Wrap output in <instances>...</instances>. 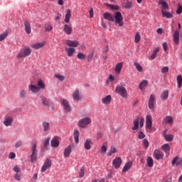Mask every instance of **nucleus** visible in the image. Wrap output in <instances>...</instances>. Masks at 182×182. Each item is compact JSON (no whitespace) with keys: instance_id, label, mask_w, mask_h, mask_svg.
<instances>
[{"instance_id":"obj_1","label":"nucleus","mask_w":182,"mask_h":182,"mask_svg":"<svg viewBox=\"0 0 182 182\" xmlns=\"http://www.w3.org/2000/svg\"><path fill=\"white\" fill-rule=\"evenodd\" d=\"M37 85H31L28 86L29 90L33 93H37L40 91V90H46V84H44L43 80H38Z\"/></svg>"},{"instance_id":"obj_2","label":"nucleus","mask_w":182,"mask_h":182,"mask_svg":"<svg viewBox=\"0 0 182 182\" xmlns=\"http://www.w3.org/2000/svg\"><path fill=\"white\" fill-rule=\"evenodd\" d=\"M31 50L29 47H24V48H22L21 50L20 53H18V55H16V58L18 59H21L22 58H26L27 56L31 55Z\"/></svg>"},{"instance_id":"obj_3","label":"nucleus","mask_w":182,"mask_h":182,"mask_svg":"<svg viewBox=\"0 0 182 182\" xmlns=\"http://www.w3.org/2000/svg\"><path fill=\"white\" fill-rule=\"evenodd\" d=\"M31 161L33 164H35L37 161V156H38V151H37V144H33V146L31 147Z\"/></svg>"},{"instance_id":"obj_4","label":"nucleus","mask_w":182,"mask_h":182,"mask_svg":"<svg viewBox=\"0 0 182 182\" xmlns=\"http://www.w3.org/2000/svg\"><path fill=\"white\" fill-rule=\"evenodd\" d=\"M113 18L115 23H117L119 27H122L124 26V17H122V13L117 11Z\"/></svg>"},{"instance_id":"obj_5","label":"nucleus","mask_w":182,"mask_h":182,"mask_svg":"<svg viewBox=\"0 0 182 182\" xmlns=\"http://www.w3.org/2000/svg\"><path fill=\"white\" fill-rule=\"evenodd\" d=\"M92 119L90 117H85L84 119H80L78 122V127L81 129H85L87 125L90 124Z\"/></svg>"},{"instance_id":"obj_6","label":"nucleus","mask_w":182,"mask_h":182,"mask_svg":"<svg viewBox=\"0 0 182 182\" xmlns=\"http://www.w3.org/2000/svg\"><path fill=\"white\" fill-rule=\"evenodd\" d=\"M152 117L151 115L146 116V130L149 133L152 132Z\"/></svg>"},{"instance_id":"obj_7","label":"nucleus","mask_w":182,"mask_h":182,"mask_svg":"<svg viewBox=\"0 0 182 182\" xmlns=\"http://www.w3.org/2000/svg\"><path fill=\"white\" fill-rule=\"evenodd\" d=\"M115 92L119 94L123 98H127V90L124 87H117L115 89Z\"/></svg>"},{"instance_id":"obj_8","label":"nucleus","mask_w":182,"mask_h":182,"mask_svg":"<svg viewBox=\"0 0 182 182\" xmlns=\"http://www.w3.org/2000/svg\"><path fill=\"white\" fill-rule=\"evenodd\" d=\"M51 166H52V161H50V159H47L46 161H45L44 164L42 166V168L41 169V172L42 173L46 172Z\"/></svg>"},{"instance_id":"obj_9","label":"nucleus","mask_w":182,"mask_h":182,"mask_svg":"<svg viewBox=\"0 0 182 182\" xmlns=\"http://www.w3.org/2000/svg\"><path fill=\"white\" fill-rule=\"evenodd\" d=\"M3 124L5 125L6 127H11V124H13V117L6 116L4 119Z\"/></svg>"},{"instance_id":"obj_10","label":"nucleus","mask_w":182,"mask_h":182,"mask_svg":"<svg viewBox=\"0 0 182 182\" xmlns=\"http://www.w3.org/2000/svg\"><path fill=\"white\" fill-rule=\"evenodd\" d=\"M73 99L75 102H79L82 99V95L78 90H75V91L73 92Z\"/></svg>"},{"instance_id":"obj_11","label":"nucleus","mask_w":182,"mask_h":182,"mask_svg":"<svg viewBox=\"0 0 182 182\" xmlns=\"http://www.w3.org/2000/svg\"><path fill=\"white\" fill-rule=\"evenodd\" d=\"M122 158H120L119 156L114 159L112 164L114 168H115L116 169L119 168L120 166H122Z\"/></svg>"},{"instance_id":"obj_12","label":"nucleus","mask_w":182,"mask_h":182,"mask_svg":"<svg viewBox=\"0 0 182 182\" xmlns=\"http://www.w3.org/2000/svg\"><path fill=\"white\" fill-rule=\"evenodd\" d=\"M65 43L70 48H77L79 46V42L77 41L66 40Z\"/></svg>"},{"instance_id":"obj_13","label":"nucleus","mask_w":182,"mask_h":182,"mask_svg":"<svg viewBox=\"0 0 182 182\" xmlns=\"http://www.w3.org/2000/svg\"><path fill=\"white\" fill-rule=\"evenodd\" d=\"M153 156H154V159L156 160H161L164 157V153L161 152L160 150L156 149L154 151V153L153 154Z\"/></svg>"},{"instance_id":"obj_14","label":"nucleus","mask_w":182,"mask_h":182,"mask_svg":"<svg viewBox=\"0 0 182 182\" xmlns=\"http://www.w3.org/2000/svg\"><path fill=\"white\" fill-rule=\"evenodd\" d=\"M40 99H41V102L43 105H44L45 107H50V100H48L43 95H41Z\"/></svg>"},{"instance_id":"obj_15","label":"nucleus","mask_w":182,"mask_h":182,"mask_svg":"<svg viewBox=\"0 0 182 182\" xmlns=\"http://www.w3.org/2000/svg\"><path fill=\"white\" fill-rule=\"evenodd\" d=\"M154 101H155V97L153 95H150V98H149V102H148V107L149 109L154 110Z\"/></svg>"},{"instance_id":"obj_16","label":"nucleus","mask_w":182,"mask_h":182,"mask_svg":"<svg viewBox=\"0 0 182 182\" xmlns=\"http://www.w3.org/2000/svg\"><path fill=\"white\" fill-rule=\"evenodd\" d=\"M62 106H63V109L64 110H65V112H70L71 109H70V103L67 100H62Z\"/></svg>"},{"instance_id":"obj_17","label":"nucleus","mask_w":182,"mask_h":182,"mask_svg":"<svg viewBox=\"0 0 182 182\" xmlns=\"http://www.w3.org/2000/svg\"><path fill=\"white\" fill-rule=\"evenodd\" d=\"M173 37V41H174L175 44L178 45L180 41V31L178 30L175 31Z\"/></svg>"},{"instance_id":"obj_18","label":"nucleus","mask_w":182,"mask_h":182,"mask_svg":"<svg viewBox=\"0 0 182 182\" xmlns=\"http://www.w3.org/2000/svg\"><path fill=\"white\" fill-rule=\"evenodd\" d=\"M46 46V43H37L36 44H31V47L34 50L41 49Z\"/></svg>"},{"instance_id":"obj_19","label":"nucleus","mask_w":182,"mask_h":182,"mask_svg":"<svg viewBox=\"0 0 182 182\" xmlns=\"http://www.w3.org/2000/svg\"><path fill=\"white\" fill-rule=\"evenodd\" d=\"M75 51H76V50L74 48L65 47V52H66V53H68V56L70 58H71L75 54Z\"/></svg>"},{"instance_id":"obj_20","label":"nucleus","mask_w":182,"mask_h":182,"mask_svg":"<svg viewBox=\"0 0 182 182\" xmlns=\"http://www.w3.org/2000/svg\"><path fill=\"white\" fill-rule=\"evenodd\" d=\"M64 33L68 34V36H70L72 34L73 32V28L70 26H68V24L64 25V28H63Z\"/></svg>"},{"instance_id":"obj_21","label":"nucleus","mask_w":182,"mask_h":182,"mask_svg":"<svg viewBox=\"0 0 182 182\" xmlns=\"http://www.w3.org/2000/svg\"><path fill=\"white\" fill-rule=\"evenodd\" d=\"M103 18L109 21L114 22V16L112 14H109V12H105V14H103Z\"/></svg>"},{"instance_id":"obj_22","label":"nucleus","mask_w":182,"mask_h":182,"mask_svg":"<svg viewBox=\"0 0 182 182\" xmlns=\"http://www.w3.org/2000/svg\"><path fill=\"white\" fill-rule=\"evenodd\" d=\"M181 164V159L178 156H175V158L172 160V166L176 165V166H178Z\"/></svg>"},{"instance_id":"obj_23","label":"nucleus","mask_w":182,"mask_h":182,"mask_svg":"<svg viewBox=\"0 0 182 182\" xmlns=\"http://www.w3.org/2000/svg\"><path fill=\"white\" fill-rule=\"evenodd\" d=\"M70 153H72V147L70 146H68V147L65 148V149H64V157H69Z\"/></svg>"},{"instance_id":"obj_24","label":"nucleus","mask_w":182,"mask_h":182,"mask_svg":"<svg viewBox=\"0 0 182 182\" xmlns=\"http://www.w3.org/2000/svg\"><path fill=\"white\" fill-rule=\"evenodd\" d=\"M24 28L26 33L31 34V24L28 23V21H24Z\"/></svg>"},{"instance_id":"obj_25","label":"nucleus","mask_w":182,"mask_h":182,"mask_svg":"<svg viewBox=\"0 0 182 182\" xmlns=\"http://www.w3.org/2000/svg\"><path fill=\"white\" fill-rule=\"evenodd\" d=\"M132 166V162L129 161L127 164H125L124 166H123L122 172L125 173L130 170L131 167Z\"/></svg>"},{"instance_id":"obj_26","label":"nucleus","mask_w":182,"mask_h":182,"mask_svg":"<svg viewBox=\"0 0 182 182\" xmlns=\"http://www.w3.org/2000/svg\"><path fill=\"white\" fill-rule=\"evenodd\" d=\"M123 66L122 63H117L116 67H115V73L116 75H119L120 72H122V68Z\"/></svg>"},{"instance_id":"obj_27","label":"nucleus","mask_w":182,"mask_h":182,"mask_svg":"<svg viewBox=\"0 0 182 182\" xmlns=\"http://www.w3.org/2000/svg\"><path fill=\"white\" fill-rule=\"evenodd\" d=\"M112 97L111 95H107L102 98V102L103 105H109L111 102Z\"/></svg>"},{"instance_id":"obj_28","label":"nucleus","mask_w":182,"mask_h":182,"mask_svg":"<svg viewBox=\"0 0 182 182\" xmlns=\"http://www.w3.org/2000/svg\"><path fill=\"white\" fill-rule=\"evenodd\" d=\"M91 139H86L85 142H84V148H85L86 150L89 151L90 149H91Z\"/></svg>"},{"instance_id":"obj_29","label":"nucleus","mask_w":182,"mask_h":182,"mask_svg":"<svg viewBox=\"0 0 182 182\" xmlns=\"http://www.w3.org/2000/svg\"><path fill=\"white\" fill-rule=\"evenodd\" d=\"M80 135V134L79 133V131L77 130V129H75V131H74V140H75V144L79 143V136Z\"/></svg>"},{"instance_id":"obj_30","label":"nucleus","mask_w":182,"mask_h":182,"mask_svg":"<svg viewBox=\"0 0 182 182\" xmlns=\"http://www.w3.org/2000/svg\"><path fill=\"white\" fill-rule=\"evenodd\" d=\"M50 145L53 148H57L59 146V141L57 139H51Z\"/></svg>"},{"instance_id":"obj_31","label":"nucleus","mask_w":182,"mask_h":182,"mask_svg":"<svg viewBox=\"0 0 182 182\" xmlns=\"http://www.w3.org/2000/svg\"><path fill=\"white\" fill-rule=\"evenodd\" d=\"M161 150L164 151V153L168 154L169 151H170V146H169V144H164V145H162V146H161Z\"/></svg>"},{"instance_id":"obj_32","label":"nucleus","mask_w":182,"mask_h":182,"mask_svg":"<svg viewBox=\"0 0 182 182\" xmlns=\"http://www.w3.org/2000/svg\"><path fill=\"white\" fill-rule=\"evenodd\" d=\"M42 126H43V130L44 132H48L50 129V123L48 122H43Z\"/></svg>"},{"instance_id":"obj_33","label":"nucleus","mask_w":182,"mask_h":182,"mask_svg":"<svg viewBox=\"0 0 182 182\" xmlns=\"http://www.w3.org/2000/svg\"><path fill=\"white\" fill-rule=\"evenodd\" d=\"M161 14H162V16H164V18H171L173 16L171 13L166 12L164 10L161 11Z\"/></svg>"},{"instance_id":"obj_34","label":"nucleus","mask_w":182,"mask_h":182,"mask_svg":"<svg viewBox=\"0 0 182 182\" xmlns=\"http://www.w3.org/2000/svg\"><path fill=\"white\" fill-rule=\"evenodd\" d=\"M177 87L181 88L182 86V75H179L176 77Z\"/></svg>"},{"instance_id":"obj_35","label":"nucleus","mask_w":182,"mask_h":182,"mask_svg":"<svg viewBox=\"0 0 182 182\" xmlns=\"http://www.w3.org/2000/svg\"><path fill=\"white\" fill-rule=\"evenodd\" d=\"M169 95V91L164 90L161 95V98L162 100H166L168 99V96Z\"/></svg>"},{"instance_id":"obj_36","label":"nucleus","mask_w":182,"mask_h":182,"mask_svg":"<svg viewBox=\"0 0 182 182\" xmlns=\"http://www.w3.org/2000/svg\"><path fill=\"white\" fill-rule=\"evenodd\" d=\"M139 118H137L135 120H134V127L132 128V129L137 130V129H139Z\"/></svg>"},{"instance_id":"obj_37","label":"nucleus","mask_w":182,"mask_h":182,"mask_svg":"<svg viewBox=\"0 0 182 182\" xmlns=\"http://www.w3.org/2000/svg\"><path fill=\"white\" fill-rule=\"evenodd\" d=\"M164 120L166 124H171L173 122V118L171 116H166Z\"/></svg>"},{"instance_id":"obj_38","label":"nucleus","mask_w":182,"mask_h":182,"mask_svg":"<svg viewBox=\"0 0 182 182\" xmlns=\"http://www.w3.org/2000/svg\"><path fill=\"white\" fill-rule=\"evenodd\" d=\"M132 7V2L130 1H127L123 5V8L125 9H130Z\"/></svg>"},{"instance_id":"obj_39","label":"nucleus","mask_w":182,"mask_h":182,"mask_svg":"<svg viewBox=\"0 0 182 182\" xmlns=\"http://www.w3.org/2000/svg\"><path fill=\"white\" fill-rule=\"evenodd\" d=\"M159 48L157 47L156 48H155L154 51L151 55L150 57L151 60H154L155 58H156V55H157V53H159Z\"/></svg>"},{"instance_id":"obj_40","label":"nucleus","mask_w":182,"mask_h":182,"mask_svg":"<svg viewBox=\"0 0 182 182\" xmlns=\"http://www.w3.org/2000/svg\"><path fill=\"white\" fill-rule=\"evenodd\" d=\"M77 58L80 60H85V58H87V55H85V53H82L81 52L78 53V55H77Z\"/></svg>"},{"instance_id":"obj_41","label":"nucleus","mask_w":182,"mask_h":182,"mask_svg":"<svg viewBox=\"0 0 182 182\" xmlns=\"http://www.w3.org/2000/svg\"><path fill=\"white\" fill-rule=\"evenodd\" d=\"M146 85H148V81L142 80L141 82L139 83V90H142Z\"/></svg>"},{"instance_id":"obj_42","label":"nucleus","mask_w":182,"mask_h":182,"mask_svg":"<svg viewBox=\"0 0 182 182\" xmlns=\"http://www.w3.org/2000/svg\"><path fill=\"white\" fill-rule=\"evenodd\" d=\"M70 9H68V11L66 12V15H65V22L68 23V22H70Z\"/></svg>"},{"instance_id":"obj_43","label":"nucleus","mask_w":182,"mask_h":182,"mask_svg":"<svg viewBox=\"0 0 182 182\" xmlns=\"http://www.w3.org/2000/svg\"><path fill=\"white\" fill-rule=\"evenodd\" d=\"M159 4H161V5L162 6V8H163L164 9H169V6H168L167 2H166V1H164V0L159 1Z\"/></svg>"},{"instance_id":"obj_44","label":"nucleus","mask_w":182,"mask_h":182,"mask_svg":"<svg viewBox=\"0 0 182 182\" xmlns=\"http://www.w3.org/2000/svg\"><path fill=\"white\" fill-rule=\"evenodd\" d=\"M164 139L168 142H171L173 141V134H168L167 136H164Z\"/></svg>"},{"instance_id":"obj_45","label":"nucleus","mask_w":182,"mask_h":182,"mask_svg":"<svg viewBox=\"0 0 182 182\" xmlns=\"http://www.w3.org/2000/svg\"><path fill=\"white\" fill-rule=\"evenodd\" d=\"M85 177V166H82L79 171V178H82Z\"/></svg>"},{"instance_id":"obj_46","label":"nucleus","mask_w":182,"mask_h":182,"mask_svg":"<svg viewBox=\"0 0 182 182\" xmlns=\"http://www.w3.org/2000/svg\"><path fill=\"white\" fill-rule=\"evenodd\" d=\"M134 66H135L136 69L138 70V72H143V67H141L139 63H134Z\"/></svg>"},{"instance_id":"obj_47","label":"nucleus","mask_w":182,"mask_h":182,"mask_svg":"<svg viewBox=\"0 0 182 182\" xmlns=\"http://www.w3.org/2000/svg\"><path fill=\"white\" fill-rule=\"evenodd\" d=\"M146 163L149 167H153V159L151 156H148V159H146Z\"/></svg>"},{"instance_id":"obj_48","label":"nucleus","mask_w":182,"mask_h":182,"mask_svg":"<svg viewBox=\"0 0 182 182\" xmlns=\"http://www.w3.org/2000/svg\"><path fill=\"white\" fill-rule=\"evenodd\" d=\"M93 57H94V52L92 51L90 52V53H88V55H87V62L88 63H91L92 60H93Z\"/></svg>"},{"instance_id":"obj_49","label":"nucleus","mask_w":182,"mask_h":182,"mask_svg":"<svg viewBox=\"0 0 182 182\" xmlns=\"http://www.w3.org/2000/svg\"><path fill=\"white\" fill-rule=\"evenodd\" d=\"M52 30H53L52 25H50V24L45 25V31L50 32V31H52Z\"/></svg>"},{"instance_id":"obj_50","label":"nucleus","mask_w":182,"mask_h":182,"mask_svg":"<svg viewBox=\"0 0 182 182\" xmlns=\"http://www.w3.org/2000/svg\"><path fill=\"white\" fill-rule=\"evenodd\" d=\"M55 77L59 80L60 82L64 81V76L60 74H55Z\"/></svg>"},{"instance_id":"obj_51","label":"nucleus","mask_w":182,"mask_h":182,"mask_svg":"<svg viewBox=\"0 0 182 182\" xmlns=\"http://www.w3.org/2000/svg\"><path fill=\"white\" fill-rule=\"evenodd\" d=\"M26 96V90H22L20 91V98L24 99V97Z\"/></svg>"},{"instance_id":"obj_52","label":"nucleus","mask_w":182,"mask_h":182,"mask_svg":"<svg viewBox=\"0 0 182 182\" xmlns=\"http://www.w3.org/2000/svg\"><path fill=\"white\" fill-rule=\"evenodd\" d=\"M9 34L7 33H4L3 34L0 35V42L4 41L7 38Z\"/></svg>"},{"instance_id":"obj_53","label":"nucleus","mask_w":182,"mask_h":182,"mask_svg":"<svg viewBox=\"0 0 182 182\" xmlns=\"http://www.w3.org/2000/svg\"><path fill=\"white\" fill-rule=\"evenodd\" d=\"M140 39H141V38H140V34H139V33H136V35H135V40H134L135 43H139V41H140Z\"/></svg>"},{"instance_id":"obj_54","label":"nucleus","mask_w":182,"mask_h":182,"mask_svg":"<svg viewBox=\"0 0 182 182\" xmlns=\"http://www.w3.org/2000/svg\"><path fill=\"white\" fill-rule=\"evenodd\" d=\"M144 118L140 117L139 118V127H140V128L144 127Z\"/></svg>"},{"instance_id":"obj_55","label":"nucleus","mask_w":182,"mask_h":182,"mask_svg":"<svg viewBox=\"0 0 182 182\" xmlns=\"http://www.w3.org/2000/svg\"><path fill=\"white\" fill-rule=\"evenodd\" d=\"M100 151H101V154H103L107 153V146L105 145H102V146H101Z\"/></svg>"},{"instance_id":"obj_56","label":"nucleus","mask_w":182,"mask_h":182,"mask_svg":"<svg viewBox=\"0 0 182 182\" xmlns=\"http://www.w3.org/2000/svg\"><path fill=\"white\" fill-rule=\"evenodd\" d=\"M50 145V139L47 138L46 139H45L44 141V147L45 148H48V146Z\"/></svg>"},{"instance_id":"obj_57","label":"nucleus","mask_w":182,"mask_h":182,"mask_svg":"<svg viewBox=\"0 0 182 182\" xmlns=\"http://www.w3.org/2000/svg\"><path fill=\"white\" fill-rule=\"evenodd\" d=\"M181 12H182V6L180 4H178L176 9V14L180 15Z\"/></svg>"},{"instance_id":"obj_58","label":"nucleus","mask_w":182,"mask_h":182,"mask_svg":"<svg viewBox=\"0 0 182 182\" xmlns=\"http://www.w3.org/2000/svg\"><path fill=\"white\" fill-rule=\"evenodd\" d=\"M169 71V68L164 66L161 68V73H167Z\"/></svg>"},{"instance_id":"obj_59","label":"nucleus","mask_w":182,"mask_h":182,"mask_svg":"<svg viewBox=\"0 0 182 182\" xmlns=\"http://www.w3.org/2000/svg\"><path fill=\"white\" fill-rule=\"evenodd\" d=\"M144 137H146V135L143 132H140L139 134L138 135V139H143Z\"/></svg>"},{"instance_id":"obj_60","label":"nucleus","mask_w":182,"mask_h":182,"mask_svg":"<svg viewBox=\"0 0 182 182\" xmlns=\"http://www.w3.org/2000/svg\"><path fill=\"white\" fill-rule=\"evenodd\" d=\"M142 144H144L146 148L149 147V141L146 139L142 140Z\"/></svg>"},{"instance_id":"obj_61","label":"nucleus","mask_w":182,"mask_h":182,"mask_svg":"<svg viewBox=\"0 0 182 182\" xmlns=\"http://www.w3.org/2000/svg\"><path fill=\"white\" fill-rule=\"evenodd\" d=\"M109 152H111V153H117V149H116L115 146H112L111 149H109Z\"/></svg>"},{"instance_id":"obj_62","label":"nucleus","mask_w":182,"mask_h":182,"mask_svg":"<svg viewBox=\"0 0 182 182\" xmlns=\"http://www.w3.org/2000/svg\"><path fill=\"white\" fill-rule=\"evenodd\" d=\"M22 141H16L15 146L16 148H20L21 146H22Z\"/></svg>"},{"instance_id":"obj_63","label":"nucleus","mask_w":182,"mask_h":182,"mask_svg":"<svg viewBox=\"0 0 182 182\" xmlns=\"http://www.w3.org/2000/svg\"><path fill=\"white\" fill-rule=\"evenodd\" d=\"M14 178H16V181H20L21 180V176L19 173H16L14 174Z\"/></svg>"},{"instance_id":"obj_64","label":"nucleus","mask_w":182,"mask_h":182,"mask_svg":"<svg viewBox=\"0 0 182 182\" xmlns=\"http://www.w3.org/2000/svg\"><path fill=\"white\" fill-rule=\"evenodd\" d=\"M89 13H90V18H93L94 16L93 8H90Z\"/></svg>"}]
</instances>
